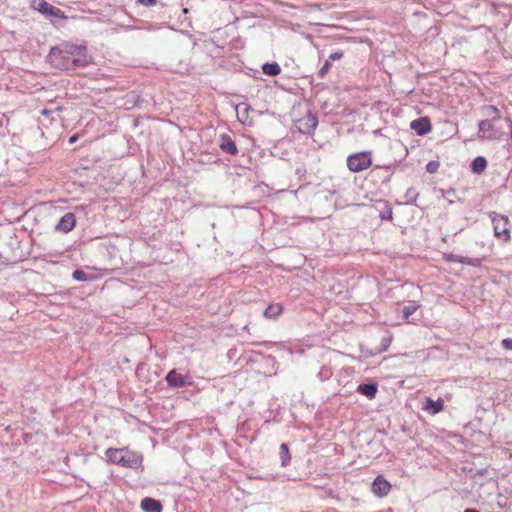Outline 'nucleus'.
Returning a JSON list of instances; mask_svg holds the SVG:
<instances>
[{"label":"nucleus","instance_id":"f257e3e1","mask_svg":"<svg viewBox=\"0 0 512 512\" xmlns=\"http://www.w3.org/2000/svg\"><path fill=\"white\" fill-rule=\"evenodd\" d=\"M107 460L125 468L137 469L142 466L143 455L139 452L124 448H109L105 452Z\"/></svg>","mask_w":512,"mask_h":512},{"label":"nucleus","instance_id":"f03ea898","mask_svg":"<svg viewBox=\"0 0 512 512\" xmlns=\"http://www.w3.org/2000/svg\"><path fill=\"white\" fill-rule=\"evenodd\" d=\"M93 63V58L88 54L86 46L66 45V70H77Z\"/></svg>","mask_w":512,"mask_h":512},{"label":"nucleus","instance_id":"7ed1b4c3","mask_svg":"<svg viewBox=\"0 0 512 512\" xmlns=\"http://www.w3.org/2000/svg\"><path fill=\"white\" fill-rule=\"evenodd\" d=\"M373 163L371 151H360L348 155L346 165L349 171L359 173L369 169Z\"/></svg>","mask_w":512,"mask_h":512},{"label":"nucleus","instance_id":"20e7f679","mask_svg":"<svg viewBox=\"0 0 512 512\" xmlns=\"http://www.w3.org/2000/svg\"><path fill=\"white\" fill-rule=\"evenodd\" d=\"M490 218L494 227V235L503 242L510 240V221L505 215L492 212Z\"/></svg>","mask_w":512,"mask_h":512},{"label":"nucleus","instance_id":"39448f33","mask_svg":"<svg viewBox=\"0 0 512 512\" xmlns=\"http://www.w3.org/2000/svg\"><path fill=\"white\" fill-rule=\"evenodd\" d=\"M496 121L482 120L479 122V131L482 133L481 138L488 140H498L504 133L496 127Z\"/></svg>","mask_w":512,"mask_h":512},{"label":"nucleus","instance_id":"423d86ee","mask_svg":"<svg viewBox=\"0 0 512 512\" xmlns=\"http://www.w3.org/2000/svg\"><path fill=\"white\" fill-rule=\"evenodd\" d=\"M31 7L46 17L64 18V13L59 8L48 3L46 0H33Z\"/></svg>","mask_w":512,"mask_h":512},{"label":"nucleus","instance_id":"0eeeda50","mask_svg":"<svg viewBox=\"0 0 512 512\" xmlns=\"http://www.w3.org/2000/svg\"><path fill=\"white\" fill-rule=\"evenodd\" d=\"M165 379L170 387H185L193 384L189 375L180 374L175 369L168 372Z\"/></svg>","mask_w":512,"mask_h":512},{"label":"nucleus","instance_id":"6e6552de","mask_svg":"<svg viewBox=\"0 0 512 512\" xmlns=\"http://www.w3.org/2000/svg\"><path fill=\"white\" fill-rule=\"evenodd\" d=\"M410 128L419 136L426 135L432 131V124L427 116L419 117L410 123Z\"/></svg>","mask_w":512,"mask_h":512},{"label":"nucleus","instance_id":"1a4fd4ad","mask_svg":"<svg viewBox=\"0 0 512 512\" xmlns=\"http://www.w3.org/2000/svg\"><path fill=\"white\" fill-rule=\"evenodd\" d=\"M391 484L382 475H378L372 483V492L382 498L389 494Z\"/></svg>","mask_w":512,"mask_h":512},{"label":"nucleus","instance_id":"9d476101","mask_svg":"<svg viewBox=\"0 0 512 512\" xmlns=\"http://www.w3.org/2000/svg\"><path fill=\"white\" fill-rule=\"evenodd\" d=\"M422 409L429 412L431 415L438 414L444 410V400L438 398L434 401L432 398L426 397L422 404Z\"/></svg>","mask_w":512,"mask_h":512},{"label":"nucleus","instance_id":"9b49d317","mask_svg":"<svg viewBox=\"0 0 512 512\" xmlns=\"http://www.w3.org/2000/svg\"><path fill=\"white\" fill-rule=\"evenodd\" d=\"M47 61L56 68L62 69L64 67V54L58 46H54L50 49L47 56Z\"/></svg>","mask_w":512,"mask_h":512},{"label":"nucleus","instance_id":"f8f14e48","mask_svg":"<svg viewBox=\"0 0 512 512\" xmlns=\"http://www.w3.org/2000/svg\"><path fill=\"white\" fill-rule=\"evenodd\" d=\"M284 311V306L281 303H272L267 306L263 316L266 319L273 320L280 316Z\"/></svg>","mask_w":512,"mask_h":512},{"label":"nucleus","instance_id":"ddd939ff","mask_svg":"<svg viewBox=\"0 0 512 512\" xmlns=\"http://www.w3.org/2000/svg\"><path fill=\"white\" fill-rule=\"evenodd\" d=\"M141 509L144 512H161L162 511V505L159 501L146 497L141 501Z\"/></svg>","mask_w":512,"mask_h":512},{"label":"nucleus","instance_id":"4468645a","mask_svg":"<svg viewBox=\"0 0 512 512\" xmlns=\"http://www.w3.org/2000/svg\"><path fill=\"white\" fill-rule=\"evenodd\" d=\"M220 148L224 152L229 153L231 155H236L238 153V149L235 142L229 136L222 137Z\"/></svg>","mask_w":512,"mask_h":512},{"label":"nucleus","instance_id":"2eb2a0df","mask_svg":"<svg viewBox=\"0 0 512 512\" xmlns=\"http://www.w3.org/2000/svg\"><path fill=\"white\" fill-rule=\"evenodd\" d=\"M377 385L376 384H360L357 388V391L362 395L366 396L369 399L375 398L377 394Z\"/></svg>","mask_w":512,"mask_h":512},{"label":"nucleus","instance_id":"dca6fc26","mask_svg":"<svg viewBox=\"0 0 512 512\" xmlns=\"http://www.w3.org/2000/svg\"><path fill=\"white\" fill-rule=\"evenodd\" d=\"M487 167V161L484 157L478 156L476 157L471 165L472 171L476 174H481L485 171Z\"/></svg>","mask_w":512,"mask_h":512},{"label":"nucleus","instance_id":"f3484780","mask_svg":"<svg viewBox=\"0 0 512 512\" xmlns=\"http://www.w3.org/2000/svg\"><path fill=\"white\" fill-rule=\"evenodd\" d=\"M279 455L281 459V466L286 467L291 461V454L288 445L282 443L279 448Z\"/></svg>","mask_w":512,"mask_h":512},{"label":"nucleus","instance_id":"a211bd4d","mask_svg":"<svg viewBox=\"0 0 512 512\" xmlns=\"http://www.w3.org/2000/svg\"><path fill=\"white\" fill-rule=\"evenodd\" d=\"M484 114L491 118L490 120L497 121L500 120L501 114L499 109L496 106L493 105H487L483 107Z\"/></svg>","mask_w":512,"mask_h":512},{"label":"nucleus","instance_id":"6ab92c4d","mask_svg":"<svg viewBox=\"0 0 512 512\" xmlns=\"http://www.w3.org/2000/svg\"><path fill=\"white\" fill-rule=\"evenodd\" d=\"M262 71L266 75L277 76L280 74L281 68L277 63H265L262 66Z\"/></svg>","mask_w":512,"mask_h":512},{"label":"nucleus","instance_id":"aec40b11","mask_svg":"<svg viewBox=\"0 0 512 512\" xmlns=\"http://www.w3.org/2000/svg\"><path fill=\"white\" fill-rule=\"evenodd\" d=\"M97 277H98L97 274H95L93 272H85L83 270H76L73 273V278L78 281H90V280L96 279Z\"/></svg>","mask_w":512,"mask_h":512},{"label":"nucleus","instance_id":"412c9836","mask_svg":"<svg viewBox=\"0 0 512 512\" xmlns=\"http://www.w3.org/2000/svg\"><path fill=\"white\" fill-rule=\"evenodd\" d=\"M306 121L307 128L304 132H311L315 130L318 121L315 116H313L311 113H308L305 117L299 120V122Z\"/></svg>","mask_w":512,"mask_h":512},{"label":"nucleus","instance_id":"4be33fe9","mask_svg":"<svg viewBox=\"0 0 512 512\" xmlns=\"http://www.w3.org/2000/svg\"><path fill=\"white\" fill-rule=\"evenodd\" d=\"M419 307H420V306H419V305H417V304H415V303H413V304H411V305H409V306H406V307L403 309V316H404V319H405L406 321H408V320H409V317H410L413 313H415V312L418 310V308H419Z\"/></svg>","mask_w":512,"mask_h":512},{"label":"nucleus","instance_id":"5701e85b","mask_svg":"<svg viewBox=\"0 0 512 512\" xmlns=\"http://www.w3.org/2000/svg\"><path fill=\"white\" fill-rule=\"evenodd\" d=\"M76 225V219L74 214L67 213L66 214V233L72 230Z\"/></svg>","mask_w":512,"mask_h":512},{"label":"nucleus","instance_id":"b1692460","mask_svg":"<svg viewBox=\"0 0 512 512\" xmlns=\"http://www.w3.org/2000/svg\"><path fill=\"white\" fill-rule=\"evenodd\" d=\"M331 66H332L331 62L329 60H326L324 65L318 71V77L324 78L327 75V73L330 71Z\"/></svg>","mask_w":512,"mask_h":512},{"label":"nucleus","instance_id":"393cba45","mask_svg":"<svg viewBox=\"0 0 512 512\" xmlns=\"http://www.w3.org/2000/svg\"><path fill=\"white\" fill-rule=\"evenodd\" d=\"M343 56H344L343 51H336V52L330 54L328 60L330 62L335 61V60H340L341 58H343Z\"/></svg>","mask_w":512,"mask_h":512},{"label":"nucleus","instance_id":"a878e982","mask_svg":"<svg viewBox=\"0 0 512 512\" xmlns=\"http://www.w3.org/2000/svg\"><path fill=\"white\" fill-rule=\"evenodd\" d=\"M22 259H23V253H22V251H20V253L13 252L12 258L7 259V260L10 261L11 263H16V262L21 261Z\"/></svg>","mask_w":512,"mask_h":512},{"label":"nucleus","instance_id":"bb28decb","mask_svg":"<svg viewBox=\"0 0 512 512\" xmlns=\"http://www.w3.org/2000/svg\"><path fill=\"white\" fill-rule=\"evenodd\" d=\"M136 2L145 7H152L156 5V0H136Z\"/></svg>","mask_w":512,"mask_h":512},{"label":"nucleus","instance_id":"cd10ccee","mask_svg":"<svg viewBox=\"0 0 512 512\" xmlns=\"http://www.w3.org/2000/svg\"><path fill=\"white\" fill-rule=\"evenodd\" d=\"M502 346L506 350H512V338H505L502 340Z\"/></svg>","mask_w":512,"mask_h":512},{"label":"nucleus","instance_id":"c85d7f7f","mask_svg":"<svg viewBox=\"0 0 512 512\" xmlns=\"http://www.w3.org/2000/svg\"><path fill=\"white\" fill-rule=\"evenodd\" d=\"M438 167V163L436 162H429L426 166V169L430 173H434Z\"/></svg>","mask_w":512,"mask_h":512},{"label":"nucleus","instance_id":"c756f323","mask_svg":"<svg viewBox=\"0 0 512 512\" xmlns=\"http://www.w3.org/2000/svg\"><path fill=\"white\" fill-rule=\"evenodd\" d=\"M55 230H56V231H59V232L64 231V216H62V217L59 219L58 223H57V224H56V226H55Z\"/></svg>","mask_w":512,"mask_h":512},{"label":"nucleus","instance_id":"7c9ffc66","mask_svg":"<svg viewBox=\"0 0 512 512\" xmlns=\"http://www.w3.org/2000/svg\"><path fill=\"white\" fill-rule=\"evenodd\" d=\"M8 122H9V119L6 118L5 116L0 117V126L6 125V124H8Z\"/></svg>","mask_w":512,"mask_h":512},{"label":"nucleus","instance_id":"2f4dec72","mask_svg":"<svg viewBox=\"0 0 512 512\" xmlns=\"http://www.w3.org/2000/svg\"><path fill=\"white\" fill-rule=\"evenodd\" d=\"M505 122L507 123L508 127L511 130V137H512V120L510 118H505Z\"/></svg>","mask_w":512,"mask_h":512},{"label":"nucleus","instance_id":"473e14b6","mask_svg":"<svg viewBox=\"0 0 512 512\" xmlns=\"http://www.w3.org/2000/svg\"><path fill=\"white\" fill-rule=\"evenodd\" d=\"M19 243H20V242L17 240V237H16V236H15V238H14V239L11 237V245H13V244H19Z\"/></svg>","mask_w":512,"mask_h":512},{"label":"nucleus","instance_id":"72a5a7b5","mask_svg":"<svg viewBox=\"0 0 512 512\" xmlns=\"http://www.w3.org/2000/svg\"><path fill=\"white\" fill-rule=\"evenodd\" d=\"M76 140H77L76 136H72V137H70L69 142L74 143Z\"/></svg>","mask_w":512,"mask_h":512},{"label":"nucleus","instance_id":"f704fd0d","mask_svg":"<svg viewBox=\"0 0 512 512\" xmlns=\"http://www.w3.org/2000/svg\"><path fill=\"white\" fill-rule=\"evenodd\" d=\"M447 261H456L452 256H445Z\"/></svg>","mask_w":512,"mask_h":512},{"label":"nucleus","instance_id":"c9c22d12","mask_svg":"<svg viewBox=\"0 0 512 512\" xmlns=\"http://www.w3.org/2000/svg\"><path fill=\"white\" fill-rule=\"evenodd\" d=\"M464 512H478V511L474 510V509H466Z\"/></svg>","mask_w":512,"mask_h":512},{"label":"nucleus","instance_id":"e433bc0d","mask_svg":"<svg viewBox=\"0 0 512 512\" xmlns=\"http://www.w3.org/2000/svg\"><path fill=\"white\" fill-rule=\"evenodd\" d=\"M42 112H43V114H47L48 113V111L45 110V109Z\"/></svg>","mask_w":512,"mask_h":512}]
</instances>
